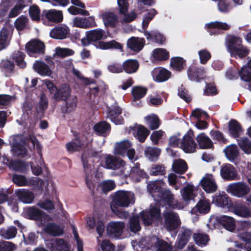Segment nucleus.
I'll return each mask as SVG.
<instances>
[{
    "mask_svg": "<svg viewBox=\"0 0 251 251\" xmlns=\"http://www.w3.org/2000/svg\"><path fill=\"white\" fill-rule=\"evenodd\" d=\"M131 200L127 192L124 191H118L114 193L110 208L113 213L121 219H126L129 215L128 212L123 210V207L129 206Z\"/></svg>",
    "mask_w": 251,
    "mask_h": 251,
    "instance_id": "obj_1",
    "label": "nucleus"
},
{
    "mask_svg": "<svg viewBox=\"0 0 251 251\" xmlns=\"http://www.w3.org/2000/svg\"><path fill=\"white\" fill-rule=\"evenodd\" d=\"M227 51L231 57L243 58L249 53V50L242 44V38L233 35H228L226 38Z\"/></svg>",
    "mask_w": 251,
    "mask_h": 251,
    "instance_id": "obj_2",
    "label": "nucleus"
},
{
    "mask_svg": "<svg viewBox=\"0 0 251 251\" xmlns=\"http://www.w3.org/2000/svg\"><path fill=\"white\" fill-rule=\"evenodd\" d=\"M45 84L56 101L65 100L71 96V89L67 84L64 83L57 87L51 80H46Z\"/></svg>",
    "mask_w": 251,
    "mask_h": 251,
    "instance_id": "obj_3",
    "label": "nucleus"
},
{
    "mask_svg": "<svg viewBox=\"0 0 251 251\" xmlns=\"http://www.w3.org/2000/svg\"><path fill=\"white\" fill-rule=\"evenodd\" d=\"M165 227L169 231L176 229L181 225V221L176 212L164 211L162 214Z\"/></svg>",
    "mask_w": 251,
    "mask_h": 251,
    "instance_id": "obj_4",
    "label": "nucleus"
},
{
    "mask_svg": "<svg viewBox=\"0 0 251 251\" xmlns=\"http://www.w3.org/2000/svg\"><path fill=\"white\" fill-rule=\"evenodd\" d=\"M187 75L189 80L200 83L206 78V71L204 67L191 65L187 69Z\"/></svg>",
    "mask_w": 251,
    "mask_h": 251,
    "instance_id": "obj_5",
    "label": "nucleus"
},
{
    "mask_svg": "<svg viewBox=\"0 0 251 251\" xmlns=\"http://www.w3.org/2000/svg\"><path fill=\"white\" fill-rule=\"evenodd\" d=\"M107 118L116 125H122L124 123V119L120 115L122 113V109L118 103L115 101L111 106H107Z\"/></svg>",
    "mask_w": 251,
    "mask_h": 251,
    "instance_id": "obj_6",
    "label": "nucleus"
},
{
    "mask_svg": "<svg viewBox=\"0 0 251 251\" xmlns=\"http://www.w3.org/2000/svg\"><path fill=\"white\" fill-rule=\"evenodd\" d=\"M226 191L234 196L242 198L250 192V188L244 182H237L229 184Z\"/></svg>",
    "mask_w": 251,
    "mask_h": 251,
    "instance_id": "obj_7",
    "label": "nucleus"
},
{
    "mask_svg": "<svg viewBox=\"0 0 251 251\" xmlns=\"http://www.w3.org/2000/svg\"><path fill=\"white\" fill-rule=\"evenodd\" d=\"M155 200L159 201L163 206L175 209L176 204L175 201V195L168 189H163Z\"/></svg>",
    "mask_w": 251,
    "mask_h": 251,
    "instance_id": "obj_8",
    "label": "nucleus"
},
{
    "mask_svg": "<svg viewBox=\"0 0 251 251\" xmlns=\"http://www.w3.org/2000/svg\"><path fill=\"white\" fill-rule=\"evenodd\" d=\"M125 223L123 222H110L107 226L106 232L110 238L119 239L122 236Z\"/></svg>",
    "mask_w": 251,
    "mask_h": 251,
    "instance_id": "obj_9",
    "label": "nucleus"
},
{
    "mask_svg": "<svg viewBox=\"0 0 251 251\" xmlns=\"http://www.w3.org/2000/svg\"><path fill=\"white\" fill-rule=\"evenodd\" d=\"M105 31L100 28H97L86 32V37L82 38L81 44L84 46L89 45L91 42L101 40Z\"/></svg>",
    "mask_w": 251,
    "mask_h": 251,
    "instance_id": "obj_10",
    "label": "nucleus"
},
{
    "mask_svg": "<svg viewBox=\"0 0 251 251\" xmlns=\"http://www.w3.org/2000/svg\"><path fill=\"white\" fill-rule=\"evenodd\" d=\"M194 135L193 131L190 129L183 137L180 146L186 153L194 152L196 150L197 145L193 139Z\"/></svg>",
    "mask_w": 251,
    "mask_h": 251,
    "instance_id": "obj_11",
    "label": "nucleus"
},
{
    "mask_svg": "<svg viewBox=\"0 0 251 251\" xmlns=\"http://www.w3.org/2000/svg\"><path fill=\"white\" fill-rule=\"evenodd\" d=\"M205 28L210 35H218L222 33L221 30H229L230 25L226 23L214 21L205 24Z\"/></svg>",
    "mask_w": 251,
    "mask_h": 251,
    "instance_id": "obj_12",
    "label": "nucleus"
},
{
    "mask_svg": "<svg viewBox=\"0 0 251 251\" xmlns=\"http://www.w3.org/2000/svg\"><path fill=\"white\" fill-rule=\"evenodd\" d=\"M81 161L83 163L84 173L85 175V181L87 188L91 191L92 194H94L95 184L92 180V175L91 174V166L88 163L87 157L85 154L81 155Z\"/></svg>",
    "mask_w": 251,
    "mask_h": 251,
    "instance_id": "obj_13",
    "label": "nucleus"
},
{
    "mask_svg": "<svg viewBox=\"0 0 251 251\" xmlns=\"http://www.w3.org/2000/svg\"><path fill=\"white\" fill-rule=\"evenodd\" d=\"M45 46L44 43L37 39H33L28 42L25 45V50L27 54L33 56L34 54H44Z\"/></svg>",
    "mask_w": 251,
    "mask_h": 251,
    "instance_id": "obj_14",
    "label": "nucleus"
},
{
    "mask_svg": "<svg viewBox=\"0 0 251 251\" xmlns=\"http://www.w3.org/2000/svg\"><path fill=\"white\" fill-rule=\"evenodd\" d=\"M220 175L222 178L227 181L239 179L235 168L230 164H224L221 166Z\"/></svg>",
    "mask_w": 251,
    "mask_h": 251,
    "instance_id": "obj_15",
    "label": "nucleus"
},
{
    "mask_svg": "<svg viewBox=\"0 0 251 251\" xmlns=\"http://www.w3.org/2000/svg\"><path fill=\"white\" fill-rule=\"evenodd\" d=\"M42 20L47 19L49 21L55 23H60L63 21V16L62 11L55 9L44 10L41 15Z\"/></svg>",
    "mask_w": 251,
    "mask_h": 251,
    "instance_id": "obj_16",
    "label": "nucleus"
},
{
    "mask_svg": "<svg viewBox=\"0 0 251 251\" xmlns=\"http://www.w3.org/2000/svg\"><path fill=\"white\" fill-rule=\"evenodd\" d=\"M228 208L231 212L240 217L248 218L251 216L250 210L242 203L238 202L232 203L229 205Z\"/></svg>",
    "mask_w": 251,
    "mask_h": 251,
    "instance_id": "obj_17",
    "label": "nucleus"
},
{
    "mask_svg": "<svg viewBox=\"0 0 251 251\" xmlns=\"http://www.w3.org/2000/svg\"><path fill=\"white\" fill-rule=\"evenodd\" d=\"M216 221L218 224L229 231H233L236 228L235 220L232 217L226 215L219 216L216 217Z\"/></svg>",
    "mask_w": 251,
    "mask_h": 251,
    "instance_id": "obj_18",
    "label": "nucleus"
},
{
    "mask_svg": "<svg viewBox=\"0 0 251 251\" xmlns=\"http://www.w3.org/2000/svg\"><path fill=\"white\" fill-rule=\"evenodd\" d=\"M70 33L69 27L66 25H58L53 28L50 32V37L55 39L67 38Z\"/></svg>",
    "mask_w": 251,
    "mask_h": 251,
    "instance_id": "obj_19",
    "label": "nucleus"
},
{
    "mask_svg": "<svg viewBox=\"0 0 251 251\" xmlns=\"http://www.w3.org/2000/svg\"><path fill=\"white\" fill-rule=\"evenodd\" d=\"M63 101L65 102L61 105L60 108L61 113L63 114H69L75 111L77 103V99L76 96H71Z\"/></svg>",
    "mask_w": 251,
    "mask_h": 251,
    "instance_id": "obj_20",
    "label": "nucleus"
},
{
    "mask_svg": "<svg viewBox=\"0 0 251 251\" xmlns=\"http://www.w3.org/2000/svg\"><path fill=\"white\" fill-rule=\"evenodd\" d=\"M28 214L30 220L39 221L44 224L49 220V216L44 211L35 207H31L28 211Z\"/></svg>",
    "mask_w": 251,
    "mask_h": 251,
    "instance_id": "obj_21",
    "label": "nucleus"
},
{
    "mask_svg": "<svg viewBox=\"0 0 251 251\" xmlns=\"http://www.w3.org/2000/svg\"><path fill=\"white\" fill-rule=\"evenodd\" d=\"M200 183L202 189L206 193H213L217 189V185L211 175L203 177L201 180Z\"/></svg>",
    "mask_w": 251,
    "mask_h": 251,
    "instance_id": "obj_22",
    "label": "nucleus"
},
{
    "mask_svg": "<svg viewBox=\"0 0 251 251\" xmlns=\"http://www.w3.org/2000/svg\"><path fill=\"white\" fill-rule=\"evenodd\" d=\"M74 24L77 27L85 29L96 27L97 25L95 18L93 16L83 18H75L74 20Z\"/></svg>",
    "mask_w": 251,
    "mask_h": 251,
    "instance_id": "obj_23",
    "label": "nucleus"
},
{
    "mask_svg": "<svg viewBox=\"0 0 251 251\" xmlns=\"http://www.w3.org/2000/svg\"><path fill=\"white\" fill-rule=\"evenodd\" d=\"M153 79L158 82H162L167 80L171 75V73L167 69L155 68L152 72Z\"/></svg>",
    "mask_w": 251,
    "mask_h": 251,
    "instance_id": "obj_24",
    "label": "nucleus"
},
{
    "mask_svg": "<svg viewBox=\"0 0 251 251\" xmlns=\"http://www.w3.org/2000/svg\"><path fill=\"white\" fill-rule=\"evenodd\" d=\"M105 165L108 169L117 170L124 167L125 162L121 158L108 155L105 158Z\"/></svg>",
    "mask_w": 251,
    "mask_h": 251,
    "instance_id": "obj_25",
    "label": "nucleus"
},
{
    "mask_svg": "<svg viewBox=\"0 0 251 251\" xmlns=\"http://www.w3.org/2000/svg\"><path fill=\"white\" fill-rule=\"evenodd\" d=\"M228 131L232 137L236 138L243 133L244 130L239 122L236 120L231 119L228 122Z\"/></svg>",
    "mask_w": 251,
    "mask_h": 251,
    "instance_id": "obj_26",
    "label": "nucleus"
},
{
    "mask_svg": "<svg viewBox=\"0 0 251 251\" xmlns=\"http://www.w3.org/2000/svg\"><path fill=\"white\" fill-rule=\"evenodd\" d=\"M144 34L149 41H152L159 44H164L166 41L165 36L157 30L148 31L145 30Z\"/></svg>",
    "mask_w": 251,
    "mask_h": 251,
    "instance_id": "obj_27",
    "label": "nucleus"
},
{
    "mask_svg": "<svg viewBox=\"0 0 251 251\" xmlns=\"http://www.w3.org/2000/svg\"><path fill=\"white\" fill-rule=\"evenodd\" d=\"M93 128L98 135L105 137L111 131V126L109 123L103 121L95 124Z\"/></svg>",
    "mask_w": 251,
    "mask_h": 251,
    "instance_id": "obj_28",
    "label": "nucleus"
},
{
    "mask_svg": "<svg viewBox=\"0 0 251 251\" xmlns=\"http://www.w3.org/2000/svg\"><path fill=\"white\" fill-rule=\"evenodd\" d=\"M34 70L41 75H50L52 72L46 63L41 61H36L33 65Z\"/></svg>",
    "mask_w": 251,
    "mask_h": 251,
    "instance_id": "obj_29",
    "label": "nucleus"
},
{
    "mask_svg": "<svg viewBox=\"0 0 251 251\" xmlns=\"http://www.w3.org/2000/svg\"><path fill=\"white\" fill-rule=\"evenodd\" d=\"M145 45V40L142 38L132 37L127 41V46L131 50L135 52H139L143 48Z\"/></svg>",
    "mask_w": 251,
    "mask_h": 251,
    "instance_id": "obj_30",
    "label": "nucleus"
},
{
    "mask_svg": "<svg viewBox=\"0 0 251 251\" xmlns=\"http://www.w3.org/2000/svg\"><path fill=\"white\" fill-rule=\"evenodd\" d=\"M123 71L126 73L131 74L136 73L139 67V63L136 59H127L122 64Z\"/></svg>",
    "mask_w": 251,
    "mask_h": 251,
    "instance_id": "obj_31",
    "label": "nucleus"
},
{
    "mask_svg": "<svg viewBox=\"0 0 251 251\" xmlns=\"http://www.w3.org/2000/svg\"><path fill=\"white\" fill-rule=\"evenodd\" d=\"M132 146V143L128 140H125L116 144L114 149L115 154L125 156L128 149Z\"/></svg>",
    "mask_w": 251,
    "mask_h": 251,
    "instance_id": "obj_32",
    "label": "nucleus"
},
{
    "mask_svg": "<svg viewBox=\"0 0 251 251\" xmlns=\"http://www.w3.org/2000/svg\"><path fill=\"white\" fill-rule=\"evenodd\" d=\"M213 201L217 206L222 207L226 206L228 207L229 205L232 203L231 202L228 196L224 192L222 193H219L218 194H216Z\"/></svg>",
    "mask_w": 251,
    "mask_h": 251,
    "instance_id": "obj_33",
    "label": "nucleus"
},
{
    "mask_svg": "<svg viewBox=\"0 0 251 251\" xmlns=\"http://www.w3.org/2000/svg\"><path fill=\"white\" fill-rule=\"evenodd\" d=\"M102 18L106 26L114 28L116 26L118 23L117 16L111 12H105L103 14Z\"/></svg>",
    "mask_w": 251,
    "mask_h": 251,
    "instance_id": "obj_34",
    "label": "nucleus"
},
{
    "mask_svg": "<svg viewBox=\"0 0 251 251\" xmlns=\"http://www.w3.org/2000/svg\"><path fill=\"white\" fill-rule=\"evenodd\" d=\"M192 234V231L188 229H184L180 235L178 242L176 243V248L182 250L188 243Z\"/></svg>",
    "mask_w": 251,
    "mask_h": 251,
    "instance_id": "obj_35",
    "label": "nucleus"
},
{
    "mask_svg": "<svg viewBox=\"0 0 251 251\" xmlns=\"http://www.w3.org/2000/svg\"><path fill=\"white\" fill-rule=\"evenodd\" d=\"M102 50L117 49L123 50V45L114 40L108 42L99 41L97 46Z\"/></svg>",
    "mask_w": 251,
    "mask_h": 251,
    "instance_id": "obj_36",
    "label": "nucleus"
},
{
    "mask_svg": "<svg viewBox=\"0 0 251 251\" xmlns=\"http://www.w3.org/2000/svg\"><path fill=\"white\" fill-rule=\"evenodd\" d=\"M224 152L226 158L231 162H233L239 155V151L235 144H231L226 148Z\"/></svg>",
    "mask_w": 251,
    "mask_h": 251,
    "instance_id": "obj_37",
    "label": "nucleus"
},
{
    "mask_svg": "<svg viewBox=\"0 0 251 251\" xmlns=\"http://www.w3.org/2000/svg\"><path fill=\"white\" fill-rule=\"evenodd\" d=\"M173 171L178 174H183L188 170V166L186 161L181 159L174 161L172 164Z\"/></svg>",
    "mask_w": 251,
    "mask_h": 251,
    "instance_id": "obj_38",
    "label": "nucleus"
},
{
    "mask_svg": "<svg viewBox=\"0 0 251 251\" xmlns=\"http://www.w3.org/2000/svg\"><path fill=\"white\" fill-rule=\"evenodd\" d=\"M210 204L208 201L206 200H201L192 210L194 212L197 211L200 214H205L210 211Z\"/></svg>",
    "mask_w": 251,
    "mask_h": 251,
    "instance_id": "obj_39",
    "label": "nucleus"
},
{
    "mask_svg": "<svg viewBox=\"0 0 251 251\" xmlns=\"http://www.w3.org/2000/svg\"><path fill=\"white\" fill-rule=\"evenodd\" d=\"M12 180L15 184L19 186H28L38 183L36 180L28 181L25 176L17 174L13 176Z\"/></svg>",
    "mask_w": 251,
    "mask_h": 251,
    "instance_id": "obj_40",
    "label": "nucleus"
},
{
    "mask_svg": "<svg viewBox=\"0 0 251 251\" xmlns=\"http://www.w3.org/2000/svg\"><path fill=\"white\" fill-rule=\"evenodd\" d=\"M16 195L22 202L25 203L32 202L34 199L32 192L25 189L19 190L16 192Z\"/></svg>",
    "mask_w": 251,
    "mask_h": 251,
    "instance_id": "obj_41",
    "label": "nucleus"
},
{
    "mask_svg": "<svg viewBox=\"0 0 251 251\" xmlns=\"http://www.w3.org/2000/svg\"><path fill=\"white\" fill-rule=\"evenodd\" d=\"M197 141L201 149H210L213 147L211 139L204 133H201L198 135Z\"/></svg>",
    "mask_w": 251,
    "mask_h": 251,
    "instance_id": "obj_42",
    "label": "nucleus"
},
{
    "mask_svg": "<svg viewBox=\"0 0 251 251\" xmlns=\"http://www.w3.org/2000/svg\"><path fill=\"white\" fill-rule=\"evenodd\" d=\"M44 231L47 233L53 236L61 235L63 233V229L59 226L51 223L47 225L44 228Z\"/></svg>",
    "mask_w": 251,
    "mask_h": 251,
    "instance_id": "obj_43",
    "label": "nucleus"
},
{
    "mask_svg": "<svg viewBox=\"0 0 251 251\" xmlns=\"http://www.w3.org/2000/svg\"><path fill=\"white\" fill-rule=\"evenodd\" d=\"M150 131L145 126L139 125L138 126L135 133H133L134 137L138 140L140 143H144L150 134Z\"/></svg>",
    "mask_w": 251,
    "mask_h": 251,
    "instance_id": "obj_44",
    "label": "nucleus"
},
{
    "mask_svg": "<svg viewBox=\"0 0 251 251\" xmlns=\"http://www.w3.org/2000/svg\"><path fill=\"white\" fill-rule=\"evenodd\" d=\"M148 89L142 86H134L132 88L131 94L133 96V101L136 102L143 98L147 94Z\"/></svg>",
    "mask_w": 251,
    "mask_h": 251,
    "instance_id": "obj_45",
    "label": "nucleus"
},
{
    "mask_svg": "<svg viewBox=\"0 0 251 251\" xmlns=\"http://www.w3.org/2000/svg\"><path fill=\"white\" fill-rule=\"evenodd\" d=\"M193 237L196 244L199 246H206L210 240L209 235L205 233H196Z\"/></svg>",
    "mask_w": 251,
    "mask_h": 251,
    "instance_id": "obj_46",
    "label": "nucleus"
},
{
    "mask_svg": "<svg viewBox=\"0 0 251 251\" xmlns=\"http://www.w3.org/2000/svg\"><path fill=\"white\" fill-rule=\"evenodd\" d=\"M25 57V53L19 50L14 51L11 55L13 60L16 62L17 65L21 69H25L26 66V63L24 60Z\"/></svg>",
    "mask_w": 251,
    "mask_h": 251,
    "instance_id": "obj_47",
    "label": "nucleus"
},
{
    "mask_svg": "<svg viewBox=\"0 0 251 251\" xmlns=\"http://www.w3.org/2000/svg\"><path fill=\"white\" fill-rule=\"evenodd\" d=\"M147 189L149 192L151 194L152 196L154 198L155 200L164 188L161 185H159L156 181H151L148 184Z\"/></svg>",
    "mask_w": 251,
    "mask_h": 251,
    "instance_id": "obj_48",
    "label": "nucleus"
},
{
    "mask_svg": "<svg viewBox=\"0 0 251 251\" xmlns=\"http://www.w3.org/2000/svg\"><path fill=\"white\" fill-rule=\"evenodd\" d=\"M8 166L10 169L20 172H25L27 167L25 162L20 160H11Z\"/></svg>",
    "mask_w": 251,
    "mask_h": 251,
    "instance_id": "obj_49",
    "label": "nucleus"
},
{
    "mask_svg": "<svg viewBox=\"0 0 251 251\" xmlns=\"http://www.w3.org/2000/svg\"><path fill=\"white\" fill-rule=\"evenodd\" d=\"M219 11L222 13H227L234 7L233 4L229 0H220L217 4Z\"/></svg>",
    "mask_w": 251,
    "mask_h": 251,
    "instance_id": "obj_50",
    "label": "nucleus"
},
{
    "mask_svg": "<svg viewBox=\"0 0 251 251\" xmlns=\"http://www.w3.org/2000/svg\"><path fill=\"white\" fill-rule=\"evenodd\" d=\"M186 61L181 57H175L171 58V66L173 70L181 72L184 69Z\"/></svg>",
    "mask_w": 251,
    "mask_h": 251,
    "instance_id": "obj_51",
    "label": "nucleus"
},
{
    "mask_svg": "<svg viewBox=\"0 0 251 251\" xmlns=\"http://www.w3.org/2000/svg\"><path fill=\"white\" fill-rule=\"evenodd\" d=\"M14 68V63L7 59H2L0 62V69L5 74L13 73Z\"/></svg>",
    "mask_w": 251,
    "mask_h": 251,
    "instance_id": "obj_52",
    "label": "nucleus"
},
{
    "mask_svg": "<svg viewBox=\"0 0 251 251\" xmlns=\"http://www.w3.org/2000/svg\"><path fill=\"white\" fill-rule=\"evenodd\" d=\"M161 151L156 147H149L145 151V154L147 157L150 160L154 161L158 159Z\"/></svg>",
    "mask_w": 251,
    "mask_h": 251,
    "instance_id": "obj_53",
    "label": "nucleus"
},
{
    "mask_svg": "<svg viewBox=\"0 0 251 251\" xmlns=\"http://www.w3.org/2000/svg\"><path fill=\"white\" fill-rule=\"evenodd\" d=\"M130 175L133 177L136 176L138 177L136 179L137 182H140L144 178L148 179L149 178L148 175L143 170L138 168V167H131Z\"/></svg>",
    "mask_w": 251,
    "mask_h": 251,
    "instance_id": "obj_54",
    "label": "nucleus"
},
{
    "mask_svg": "<svg viewBox=\"0 0 251 251\" xmlns=\"http://www.w3.org/2000/svg\"><path fill=\"white\" fill-rule=\"evenodd\" d=\"M153 56L157 60H167L169 59V52L165 49H156L153 51Z\"/></svg>",
    "mask_w": 251,
    "mask_h": 251,
    "instance_id": "obj_55",
    "label": "nucleus"
},
{
    "mask_svg": "<svg viewBox=\"0 0 251 251\" xmlns=\"http://www.w3.org/2000/svg\"><path fill=\"white\" fill-rule=\"evenodd\" d=\"M154 246L156 251H172V247L170 244L159 238H156Z\"/></svg>",
    "mask_w": 251,
    "mask_h": 251,
    "instance_id": "obj_56",
    "label": "nucleus"
},
{
    "mask_svg": "<svg viewBox=\"0 0 251 251\" xmlns=\"http://www.w3.org/2000/svg\"><path fill=\"white\" fill-rule=\"evenodd\" d=\"M238 75L243 81L247 82L251 81V70L247 65L241 68L238 71Z\"/></svg>",
    "mask_w": 251,
    "mask_h": 251,
    "instance_id": "obj_57",
    "label": "nucleus"
},
{
    "mask_svg": "<svg viewBox=\"0 0 251 251\" xmlns=\"http://www.w3.org/2000/svg\"><path fill=\"white\" fill-rule=\"evenodd\" d=\"M166 174L165 167L162 164L152 165L150 171V175L152 176H164Z\"/></svg>",
    "mask_w": 251,
    "mask_h": 251,
    "instance_id": "obj_58",
    "label": "nucleus"
},
{
    "mask_svg": "<svg viewBox=\"0 0 251 251\" xmlns=\"http://www.w3.org/2000/svg\"><path fill=\"white\" fill-rule=\"evenodd\" d=\"M218 92L217 86L214 82L206 83L203 90V95L213 96L217 95Z\"/></svg>",
    "mask_w": 251,
    "mask_h": 251,
    "instance_id": "obj_59",
    "label": "nucleus"
},
{
    "mask_svg": "<svg viewBox=\"0 0 251 251\" xmlns=\"http://www.w3.org/2000/svg\"><path fill=\"white\" fill-rule=\"evenodd\" d=\"M8 31L6 28H2L0 31V51L5 49L9 45Z\"/></svg>",
    "mask_w": 251,
    "mask_h": 251,
    "instance_id": "obj_60",
    "label": "nucleus"
},
{
    "mask_svg": "<svg viewBox=\"0 0 251 251\" xmlns=\"http://www.w3.org/2000/svg\"><path fill=\"white\" fill-rule=\"evenodd\" d=\"M129 229L132 232L136 233L141 229L138 216L131 217L129 220Z\"/></svg>",
    "mask_w": 251,
    "mask_h": 251,
    "instance_id": "obj_61",
    "label": "nucleus"
},
{
    "mask_svg": "<svg viewBox=\"0 0 251 251\" xmlns=\"http://www.w3.org/2000/svg\"><path fill=\"white\" fill-rule=\"evenodd\" d=\"M238 237L241 240L245 242V248L248 251L251 247V231L241 232L238 234Z\"/></svg>",
    "mask_w": 251,
    "mask_h": 251,
    "instance_id": "obj_62",
    "label": "nucleus"
},
{
    "mask_svg": "<svg viewBox=\"0 0 251 251\" xmlns=\"http://www.w3.org/2000/svg\"><path fill=\"white\" fill-rule=\"evenodd\" d=\"M238 145L240 149L247 154L251 152V141L248 138H243L238 142Z\"/></svg>",
    "mask_w": 251,
    "mask_h": 251,
    "instance_id": "obj_63",
    "label": "nucleus"
},
{
    "mask_svg": "<svg viewBox=\"0 0 251 251\" xmlns=\"http://www.w3.org/2000/svg\"><path fill=\"white\" fill-rule=\"evenodd\" d=\"M29 16L32 21L39 22L40 20V10L36 5H33L29 9Z\"/></svg>",
    "mask_w": 251,
    "mask_h": 251,
    "instance_id": "obj_64",
    "label": "nucleus"
}]
</instances>
